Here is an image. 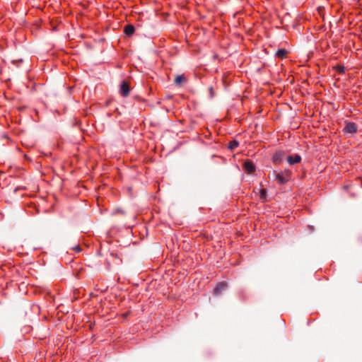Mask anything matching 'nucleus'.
Returning <instances> with one entry per match:
<instances>
[{
  "label": "nucleus",
  "mask_w": 362,
  "mask_h": 362,
  "mask_svg": "<svg viewBox=\"0 0 362 362\" xmlns=\"http://www.w3.org/2000/svg\"><path fill=\"white\" fill-rule=\"evenodd\" d=\"M286 175H284L282 173H279L274 170V180L280 185L285 184L289 179V172L286 173Z\"/></svg>",
  "instance_id": "nucleus-1"
},
{
  "label": "nucleus",
  "mask_w": 362,
  "mask_h": 362,
  "mask_svg": "<svg viewBox=\"0 0 362 362\" xmlns=\"http://www.w3.org/2000/svg\"><path fill=\"white\" fill-rule=\"evenodd\" d=\"M129 86L127 81H123L120 86V93L124 97H127L129 93Z\"/></svg>",
  "instance_id": "nucleus-2"
},
{
  "label": "nucleus",
  "mask_w": 362,
  "mask_h": 362,
  "mask_svg": "<svg viewBox=\"0 0 362 362\" xmlns=\"http://www.w3.org/2000/svg\"><path fill=\"white\" fill-rule=\"evenodd\" d=\"M344 129L348 133L354 134L357 132V127L354 122H346Z\"/></svg>",
  "instance_id": "nucleus-3"
},
{
  "label": "nucleus",
  "mask_w": 362,
  "mask_h": 362,
  "mask_svg": "<svg viewBox=\"0 0 362 362\" xmlns=\"http://www.w3.org/2000/svg\"><path fill=\"white\" fill-rule=\"evenodd\" d=\"M286 159L290 165H293L299 163L301 160V157L298 154H295L294 156H288Z\"/></svg>",
  "instance_id": "nucleus-4"
},
{
  "label": "nucleus",
  "mask_w": 362,
  "mask_h": 362,
  "mask_svg": "<svg viewBox=\"0 0 362 362\" xmlns=\"http://www.w3.org/2000/svg\"><path fill=\"white\" fill-rule=\"evenodd\" d=\"M244 169L245 171H247L248 173H252L255 171V167L253 163L250 160H246L244 163Z\"/></svg>",
  "instance_id": "nucleus-5"
},
{
  "label": "nucleus",
  "mask_w": 362,
  "mask_h": 362,
  "mask_svg": "<svg viewBox=\"0 0 362 362\" xmlns=\"http://www.w3.org/2000/svg\"><path fill=\"white\" fill-rule=\"evenodd\" d=\"M284 153L283 151H277L273 156V161L275 163H280L283 161Z\"/></svg>",
  "instance_id": "nucleus-6"
},
{
  "label": "nucleus",
  "mask_w": 362,
  "mask_h": 362,
  "mask_svg": "<svg viewBox=\"0 0 362 362\" xmlns=\"http://www.w3.org/2000/svg\"><path fill=\"white\" fill-rule=\"evenodd\" d=\"M227 288V284L225 282L219 283L214 288V294L218 296L221 294L223 291H225Z\"/></svg>",
  "instance_id": "nucleus-7"
},
{
  "label": "nucleus",
  "mask_w": 362,
  "mask_h": 362,
  "mask_svg": "<svg viewBox=\"0 0 362 362\" xmlns=\"http://www.w3.org/2000/svg\"><path fill=\"white\" fill-rule=\"evenodd\" d=\"M187 79L183 75H178L174 79V83L177 86H182Z\"/></svg>",
  "instance_id": "nucleus-8"
},
{
  "label": "nucleus",
  "mask_w": 362,
  "mask_h": 362,
  "mask_svg": "<svg viewBox=\"0 0 362 362\" xmlns=\"http://www.w3.org/2000/svg\"><path fill=\"white\" fill-rule=\"evenodd\" d=\"M124 31L127 35L129 36V35H132L134 33L135 28H134V25H132L131 24H128V25H125Z\"/></svg>",
  "instance_id": "nucleus-9"
},
{
  "label": "nucleus",
  "mask_w": 362,
  "mask_h": 362,
  "mask_svg": "<svg viewBox=\"0 0 362 362\" xmlns=\"http://www.w3.org/2000/svg\"><path fill=\"white\" fill-rule=\"evenodd\" d=\"M288 52L285 49H279L276 52V56L279 58L284 59L286 57Z\"/></svg>",
  "instance_id": "nucleus-10"
},
{
  "label": "nucleus",
  "mask_w": 362,
  "mask_h": 362,
  "mask_svg": "<svg viewBox=\"0 0 362 362\" xmlns=\"http://www.w3.org/2000/svg\"><path fill=\"white\" fill-rule=\"evenodd\" d=\"M239 145L238 141L236 140H233L228 144V148L230 150H234L235 148H237Z\"/></svg>",
  "instance_id": "nucleus-11"
},
{
  "label": "nucleus",
  "mask_w": 362,
  "mask_h": 362,
  "mask_svg": "<svg viewBox=\"0 0 362 362\" xmlns=\"http://www.w3.org/2000/svg\"><path fill=\"white\" fill-rule=\"evenodd\" d=\"M267 191L265 189H262L260 190V199H264L266 198Z\"/></svg>",
  "instance_id": "nucleus-12"
},
{
  "label": "nucleus",
  "mask_w": 362,
  "mask_h": 362,
  "mask_svg": "<svg viewBox=\"0 0 362 362\" xmlns=\"http://www.w3.org/2000/svg\"><path fill=\"white\" fill-rule=\"evenodd\" d=\"M337 71L339 73H343L344 71V67L342 66H337Z\"/></svg>",
  "instance_id": "nucleus-13"
},
{
  "label": "nucleus",
  "mask_w": 362,
  "mask_h": 362,
  "mask_svg": "<svg viewBox=\"0 0 362 362\" xmlns=\"http://www.w3.org/2000/svg\"><path fill=\"white\" fill-rule=\"evenodd\" d=\"M74 250L77 252H79L81 251V248L79 246H76L74 248Z\"/></svg>",
  "instance_id": "nucleus-14"
},
{
  "label": "nucleus",
  "mask_w": 362,
  "mask_h": 362,
  "mask_svg": "<svg viewBox=\"0 0 362 362\" xmlns=\"http://www.w3.org/2000/svg\"><path fill=\"white\" fill-rule=\"evenodd\" d=\"M272 178L274 180V170L272 173Z\"/></svg>",
  "instance_id": "nucleus-15"
}]
</instances>
